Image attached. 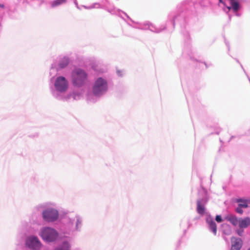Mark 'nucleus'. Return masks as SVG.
<instances>
[{
  "mask_svg": "<svg viewBox=\"0 0 250 250\" xmlns=\"http://www.w3.org/2000/svg\"><path fill=\"white\" fill-rule=\"evenodd\" d=\"M69 87V82L62 75L53 76L50 79L49 89L52 96L55 99L62 101L78 100L82 93L79 90H73L66 93Z\"/></svg>",
  "mask_w": 250,
  "mask_h": 250,
  "instance_id": "obj_1",
  "label": "nucleus"
},
{
  "mask_svg": "<svg viewBox=\"0 0 250 250\" xmlns=\"http://www.w3.org/2000/svg\"><path fill=\"white\" fill-rule=\"evenodd\" d=\"M108 89L109 84L106 78L101 76L95 78L86 91V100L91 103L97 102L106 94Z\"/></svg>",
  "mask_w": 250,
  "mask_h": 250,
  "instance_id": "obj_2",
  "label": "nucleus"
},
{
  "mask_svg": "<svg viewBox=\"0 0 250 250\" xmlns=\"http://www.w3.org/2000/svg\"><path fill=\"white\" fill-rule=\"evenodd\" d=\"M52 202H44L39 204L34 208V210L41 213L42 220L48 223L56 222L59 218V210Z\"/></svg>",
  "mask_w": 250,
  "mask_h": 250,
  "instance_id": "obj_3",
  "label": "nucleus"
},
{
  "mask_svg": "<svg viewBox=\"0 0 250 250\" xmlns=\"http://www.w3.org/2000/svg\"><path fill=\"white\" fill-rule=\"evenodd\" d=\"M83 222V218L79 215H76L73 218L65 216L62 219L61 231L64 234L74 235L76 232L81 231Z\"/></svg>",
  "mask_w": 250,
  "mask_h": 250,
  "instance_id": "obj_4",
  "label": "nucleus"
},
{
  "mask_svg": "<svg viewBox=\"0 0 250 250\" xmlns=\"http://www.w3.org/2000/svg\"><path fill=\"white\" fill-rule=\"evenodd\" d=\"M88 78L87 72L80 68H75L71 73V82L75 88H79L84 86L87 82Z\"/></svg>",
  "mask_w": 250,
  "mask_h": 250,
  "instance_id": "obj_5",
  "label": "nucleus"
},
{
  "mask_svg": "<svg viewBox=\"0 0 250 250\" xmlns=\"http://www.w3.org/2000/svg\"><path fill=\"white\" fill-rule=\"evenodd\" d=\"M186 11H183V8L179 9V10L175 13H170L168 17V21L167 25L169 26L170 23L171 26L168 28L170 30H173L174 28L176 23H179L181 26L185 27L186 22Z\"/></svg>",
  "mask_w": 250,
  "mask_h": 250,
  "instance_id": "obj_6",
  "label": "nucleus"
},
{
  "mask_svg": "<svg viewBox=\"0 0 250 250\" xmlns=\"http://www.w3.org/2000/svg\"><path fill=\"white\" fill-rule=\"evenodd\" d=\"M209 200V195L207 189L203 187L198 191V197L196 201L197 212L202 216L205 214L206 211L205 206Z\"/></svg>",
  "mask_w": 250,
  "mask_h": 250,
  "instance_id": "obj_7",
  "label": "nucleus"
},
{
  "mask_svg": "<svg viewBox=\"0 0 250 250\" xmlns=\"http://www.w3.org/2000/svg\"><path fill=\"white\" fill-rule=\"evenodd\" d=\"M39 235L46 243L56 242L59 238V233L57 230L50 227H44L41 229Z\"/></svg>",
  "mask_w": 250,
  "mask_h": 250,
  "instance_id": "obj_8",
  "label": "nucleus"
},
{
  "mask_svg": "<svg viewBox=\"0 0 250 250\" xmlns=\"http://www.w3.org/2000/svg\"><path fill=\"white\" fill-rule=\"evenodd\" d=\"M229 5H226L223 7V10L228 15L229 20L231 19V15L229 13V12L233 13L235 16L240 17L241 14L239 12L242 8V0H228Z\"/></svg>",
  "mask_w": 250,
  "mask_h": 250,
  "instance_id": "obj_9",
  "label": "nucleus"
},
{
  "mask_svg": "<svg viewBox=\"0 0 250 250\" xmlns=\"http://www.w3.org/2000/svg\"><path fill=\"white\" fill-rule=\"evenodd\" d=\"M24 246L25 250H41L43 245L37 236L31 235L26 237Z\"/></svg>",
  "mask_w": 250,
  "mask_h": 250,
  "instance_id": "obj_10",
  "label": "nucleus"
},
{
  "mask_svg": "<svg viewBox=\"0 0 250 250\" xmlns=\"http://www.w3.org/2000/svg\"><path fill=\"white\" fill-rule=\"evenodd\" d=\"M70 60L67 57H63L60 59L57 63H53L52 64L50 68V75L52 74L53 71H59L65 68L69 63Z\"/></svg>",
  "mask_w": 250,
  "mask_h": 250,
  "instance_id": "obj_11",
  "label": "nucleus"
},
{
  "mask_svg": "<svg viewBox=\"0 0 250 250\" xmlns=\"http://www.w3.org/2000/svg\"><path fill=\"white\" fill-rule=\"evenodd\" d=\"M128 24L132 26V25H130L129 23H128ZM132 27L143 30L148 29L151 31L155 33L161 32L162 31L164 30L167 28L166 25H162L160 27H157L155 26L154 24L149 22H146L143 24H139L138 26H132Z\"/></svg>",
  "mask_w": 250,
  "mask_h": 250,
  "instance_id": "obj_12",
  "label": "nucleus"
},
{
  "mask_svg": "<svg viewBox=\"0 0 250 250\" xmlns=\"http://www.w3.org/2000/svg\"><path fill=\"white\" fill-rule=\"evenodd\" d=\"M104 9H105L111 14H116L118 15L119 17H120L125 21V18L122 16V14H124L131 22L135 23V22L129 17V16L126 13L120 10V9H116L115 7L110 8H108L106 6L105 8H104Z\"/></svg>",
  "mask_w": 250,
  "mask_h": 250,
  "instance_id": "obj_13",
  "label": "nucleus"
},
{
  "mask_svg": "<svg viewBox=\"0 0 250 250\" xmlns=\"http://www.w3.org/2000/svg\"><path fill=\"white\" fill-rule=\"evenodd\" d=\"M71 249L72 246L70 242L64 240L55 247L53 250H71Z\"/></svg>",
  "mask_w": 250,
  "mask_h": 250,
  "instance_id": "obj_14",
  "label": "nucleus"
},
{
  "mask_svg": "<svg viewBox=\"0 0 250 250\" xmlns=\"http://www.w3.org/2000/svg\"><path fill=\"white\" fill-rule=\"evenodd\" d=\"M206 222L208 225L209 230L212 232L214 235H216L217 233V226L213 218L209 215L206 218Z\"/></svg>",
  "mask_w": 250,
  "mask_h": 250,
  "instance_id": "obj_15",
  "label": "nucleus"
},
{
  "mask_svg": "<svg viewBox=\"0 0 250 250\" xmlns=\"http://www.w3.org/2000/svg\"><path fill=\"white\" fill-rule=\"evenodd\" d=\"M231 248L230 250H240L243 245L241 238L232 237L231 238Z\"/></svg>",
  "mask_w": 250,
  "mask_h": 250,
  "instance_id": "obj_16",
  "label": "nucleus"
},
{
  "mask_svg": "<svg viewBox=\"0 0 250 250\" xmlns=\"http://www.w3.org/2000/svg\"><path fill=\"white\" fill-rule=\"evenodd\" d=\"M250 225V218L246 217L244 218L239 219V227L240 229L248 228Z\"/></svg>",
  "mask_w": 250,
  "mask_h": 250,
  "instance_id": "obj_17",
  "label": "nucleus"
},
{
  "mask_svg": "<svg viewBox=\"0 0 250 250\" xmlns=\"http://www.w3.org/2000/svg\"><path fill=\"white\" fill-rule=\"evenodd\" d=\"M226 219L229 221L233 225L236 226L239 223V220L234 215H229L226 217Z\"/></svg>",
  "mask_w": 250,
  "mask_h": 250,
  "instance_id": "obj_18",
  "label": "nucleus"
},
{
  "mask_svg": "<svg viewBox=\"0 0 250 250\" xmlns=\"http://www.w3.org/2000/svg\"><path fill=\"white\" fill-rule=\"evenodd\" d=\"M66 0H54L51 2V6L52 7H55L66 2Z\"/></svg>",
  "mask_w": 250,
  "mask_h": 250,
  "instance_id": "obj_19",
  "label": "nucleus"
},
{
  "mask_svg": "<svg viewBox=\"0 0 250 250\" xmlns=\"http://www.w3.org/2000/svg\"><path fill=\"white\" fill-rule=\"evenodd\" d=\"M182 33L183 34L185 41L187 42V43H189L190 40V37L188 31H182Z\"/></svg>",
  "mask_w": 250,
  "mask_h": 250,
  "instance_id": "obj_20",
  "label": "nucleus"
},
{
  "mask_svg": "<svg viewBox=\"0 0 250 250\" xmlns=\"http://www.w3.org/2000/svg\"><path fill=\"white\" fill-rule=\"evenodd\" d=\"M238 202L239 203L238 206L241 208H247L248 207V203L246 200L238 199Z\"/></svg>",
  "mask_w": 250,
  "mask_h": 250,
  "instance_id": "obj_21",
  "label": "nucleus"
},
{
  "mask_svg": "<svg viewBox=\"0 0 250 250\" xmlns=\"http://www.w3.org/2000/svg\"><path fill=\"white\" fill-rule=\"evenodd\" d=\"M184 53L187 54V55L189 57L190 59H191V60L194 59V58L192 56V52L190 49L189 50H188V49H187L186 48L184 49Z\"/></svg>",
  "mask_w": 250,
  "mask_h": 250,
  "instance_id": "obj_22",
  "label": "nucleus"
},
{
  "mask_svg": "<svg viewBox=\"0 0 250 250\" xmlns=\"http://www.w3.org/2000/svg\"><path fill=\"white\" fill-rule=\"evenodd\" d=\"M92 5H94L95 6H96L95 8H102V9L105 8V5H102V4H101L100 3H98V2L94 3Z\"/></svg>",
  "mask_w": 250,
  "mask_h": 250,
  "instance_id": "obj_23",
  "label": "nucleus"
},
{
  "mask_svg": "<svg viewBox=\"0 0 250 250\" xmlns=\"http://www.w3.org/2000/svg\"><path fill=\"white\" fill-rule=\"evenodd\" d=\"M215 220L218 223H221L223 221V219L220 215H217L215 217Z\"/></svg>",
  "mask_w": 250,
  "mask_h": 250,
  "instance_id": "obj_24",
  "label": "nucleus"
},
{
  "mask_svg": "<svg viewBox=\"0 0 250 250\" xmlns=\"http://www.w3.org/2000/svg\"><path fill=\"white\" fill-rule=\"evenodd\" d=\"M242 208H241V207L238 206V207L235 209V211L237 213L240 214H242L243 213V210Z\"/></svg>",
  "mask_w": 250,
  "mask_h": 250,
  "instance_id": "obj_25",
  "label": "nucleus"
},
{
  "mask_svg": "<svg viewBox=\"0 0 250 250\" xmlns=\"http://www.w3.org/2000/svg\"><path fill=\"white\" fill-rule=\"evenodd\" d=\"M81 7H84L85 9H93V8H95L96 7V6H95L94 5H90L89 6H85V5H82Z\"/></svg>",
  "mask_w": 250,
  "mask_h": 250,
  "instance_id": "obj_26",
  "label": "nucleus"
},
{
  "mask_svg": "<svg viewBox=\"0 0 250 250\" xmlns=\"http://www.w3.org/2000/svg\"><path fill=\"white\" fill-rule=\"evenodd\" d=\"M243 230L242 229H239L237 230V233L238 235L240 236H242L243 233Z\"/></svg>",
  "mask_w": 250,
  "mask_h": 250,
  "instance_id": "obj_27",
  "label": "nucleus"
},
{
  "mask_svg": "<svg viewBox=\"0 0 250 250\" xmlns=\"http://www.w3.org/2000/svg\"><path fill=\"white\" fill-rule=\"evenodd\" d=\"M73 2H74V3L75 4V5H76V7L78 9H80L81 10V8L80 7V6L78 5V2L77 1V0H73Z\"/></svg>",
  "mask_w": 250,
  "mask_h": 250,
  "instance_id": "obj_28",
  "label": "nucleus"
},
{
  "mask_svg": "<svg viewBox=\"0 0 250 250\" xmlns=\"http://www.w3.org/2000/svg\"><path fill=\"white\" fill-rule=\"evenodd\" d=\"M219 3H222L224 5V7H225L226 3L223 0H218Z\"/></svg>",
  "mask_w": 250,
  "mask_h": 250,
  "instance_id": "obj_29",
  "label": "nucleus"
},
{
  "mask_svg": "<svg viewBox=\"0 0 250 250\" xmlns=\"http://www.w3.org/2000/svg\"><path fill=\"white\" fill-rule=\"evenodd\" d=\"M188 225V228H189L191 226V223L188 221L187 222Z\"/></svg>",
  "mask_w": 250,
  "mask_h": 250,
  "instance_id": "obj_30",
  "label": "nucleus"
},
{
  "mask_svg": "<svg viewBox=\"0 0 250 250\" xmlns=\"http://www.w3.org/2000/svg\"><path fill=\"white\" fill-rule=\"evenodd\" d=\"M0 7L1 8L4 9L5 8V6L4 4L0 3Z\"/></svg>",
  "mask_w": 250,
  "mask_h": 250,
  "instance_id": "obj_31",
  "label": "nucleus"
},
{
  "mask_svg": "<svg viewBox=\"0 0 250 250\" xmlns=\"http://www.w3.org/2000/svg\"><path fill=\"white\" fill-rule=\"evenodd\" d=\"M117 72L119 76H121V75L120 74V71L119 70H118Z\"/></svg>",
  "mask_w": 250,
  "mask_h": 250,
  "instance_id": "obj_32",
  "label": "nucleus"
},
{
  "mask_svg": "<svg viewBox=\"0 0 250 250\" xmlns=\"http://www.w3.org/2000/svg\"><path fill=\"white\" fill-rule=\"evenodd\" d=\"M226 44H227V46H228V49H229V46L228 45V44H227V42H226Z\"/></svg>",
  "mask_w": 250,
  "mask_h": 250,
  "instance_id": "obj_33",
  "label": "nucleus"
},
{
  "mask_svg": "<svg viewBox=\"0 0 250 250\" xmlns=\"http://www.w3.org/2000/svg\"><path fill=\"white\" fill-rule=\"evenodd\" d=\"M235 60H236V62H237L238 63H240V62H239V61L237 59H235Z\"/></svg>",
  "mask_w": 250,
  "mask_h": 250,
  "instance_id": "obj_34",
  "label": "nucleus"
},
{
  "mask_svg": "<svg viewBox=\"0 0 250 250\" xmlns=\"http://www.w3.org/2000/svg\"><path fill=\"white\" fill-rule=\"evenodd\" d=\"M105 1L107 3H108V0H105Z\"/></svg>",
  "mask_w": 250,
  "mask_h": 250,
  "instance_id": "obj_35",
  "label": "nucleus"
},
{
  "mask_svg": "<svg viewBox=\"0 0 250 250\" xmlns=\"http://www.w3.org/2000/svg\"><path fill=\"white\" fill-rule=\"evenodd\" d=\"M186 230H184V233H186Z\"/></svg>",
  "mask_w": 250,
  "mask_h": 250,
  "instance_id": "obj_36",
  "label": "nucleus"
},
{
  "mask_svg": "<svg viewBox=\"0 0 250 250\" xmlns=\"http://www.w3.org/2000/svg\"><path fill=\"white\" fill-rule=\"evenodd\" d=\"M247 250H250V247L248 248Z\"/></svg>",
  "mask_w": 250,
  "mask_h": 250,
  "instance_id": "obj_37",
  "label": "nucleus"
},
{
  "mask_svg": "<svg viewBox=\"0 0 250 250\" xmlns=\"http://www.w3.org/2000/svg\"><path fill=\"white\" fill-rule=\"evenodd\" d=\"M249 81H250V79H249Z\"/></svg>",
  "mask_w": 250,
  "mask_h": 250,
  "instance_id": "obj_38",
  "label": "nucleus"
}]
</instances>
